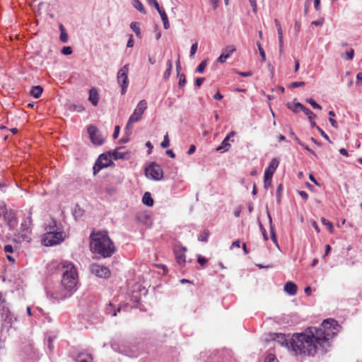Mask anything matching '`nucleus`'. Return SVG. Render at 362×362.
Masks as SVG:
<instances>
[{"instance_id": "f257e3e1", "label": "nucleus", "mask_w": 362, "mask_h": 362, "mask_svg": "<svg viewBox=\"0 0 362 362\" xmlns=\"http://www.w3.org/2000/svg\"><path fill=\"white\" fill-rule=\"evenodd\" d=\"M334 319L325 320L319 328L309 327L304 333L293 334L289 340L292 351L297 354L314 355L317 351H326L325 345L339 331Z\"/></svg>"}, {"instance_id": "f03ea898", "label": "nucleus", "mask_w": 362, "mask_h": 362, "mask_svg": "<svg viewBox=\"0 0 362 362\" xmlns=\"http://www.w3.org/2000/svg\"><path fill=\"white\" fill-rule=\"evenodd\" d=\"M90 251L103 258L110 257L117 247L105 230H93L90 234Z\"/></svg>"}, {"instance_id": "7ed1b4c3", "label": "nucleus", "mask_w": 362, "mask_h": 362, "mask_svg": "<svg viewBox=\"0 0 362 362\" xmlns=\"http://www.w3.org/2000/svg\"><path fill=\"white\" fill-rule=\"evenodd\" d=\"M63 268L62 285L64 288V293L60 295L52 296L57 300H62L69 296L76 288L78 282V273L74 265L69 262L62 263Z\"/></svg>"}, {"instance_id": "20e7f679", "label": "nucleus", "mask_w": 362, "mask_h": 362, "mask_svg": "<svg viewBox=\"0 0 362 362\" xmlns=\"http://www.w3.org/2000/svg\"><path fill=\"white\" fill-rule=\"evenodd\" d=\"M45 233L42 236V243L45 246L58 245L64 240L63 233L54 230H48L45 228Z\"/></svg>"}, {"instance_id": "39448f33", "label": "nucleus", "mask_w": 362, "mask_h": 362, "mask_svg": "<svg viewBox=\"0 0 362 362\" xmlns=\"http://www.w3.org/2000/svg\"><path fill=\"white\" fill-rule=\"evenodd\" d=\"M147 108V102L145 100H141L137 105L136 108L134 110L133 114L129 117L125 129L129 130L133 123L139 122L144 111Z\"/></svg>"}, {"instance_id": "423d86ee", "label": "nucleus", "mask_w": 362, "mask_h": 362, "mask_svg": "<svg viewBox=\"0 0 362 362\" xmlns=\"http://www.w3.org/2000/svg\"><path fill=\"white\" fill-rule=\"evenodd\" d=\"M129 64H125L122 69L117 72V79L119 84L121 85L122 90L121 94L124 95L127 92V87L129 86L128 73H129Z\"/></svg>"}, {"instance_id": "0eeeda50", "label": "nucleus", "mask_w": 362, "mask_h": 362, "mask_svg": "<svg viewBox=\"0 0 362 362\" xmlns=\"http://www.w3.org/2000/svg\"><path fill=\"white\" fill-rule=\"evenodd\" d=\"M146 176L153 180H160L163 177V169L158 164L152 163L145 170Z\"/></svg>"}, {"instance_id": "6e6552de", "label": "nucleus", "mask_w": 362, "mask_h": 362, "mask_svg": "<svg viewBox=\"0 0 362 362\" xmlns=\"http://www.w3.org/2000/svg\"><path fill=\"white\" fill-rule=\"evenodd\" d=\"M112 156L111 152L101 154L93 166L94 174L98 173L103 168L108 167L112 164Z\"/></svg>"}, {"instance_id": "1a4fd4ad", "label": "nucleus", "mask_w": 362, "mask_h": 362, "mask_svg": "<svg viewBox=\"0 0 362 362\" xmlns=\"http://www.w3.org/2000/svg\"><path fill=\"white\" fill-rule=\"evenodd\" d=\"M90 272L99 278L107 279L110 277L111 272L109 268L103 265L93 263L90 266Z\"/></svg>"}, {"instance_id": "9d476101", "label": "nucleus", "mask_w": 362, "mask_h": 362, "mask_svg": "<svg viewBox=\"0 0 362 362\" xmlns=\"http://www.w3.org/2000/svg\"><path fill=\"white\" fill-rule=\"evenodd\" d=\"M88 132L91 141L95 145H101L103 144L104 138L99 132L98 128L93 125H90L88 128Z\"/></svg>"}, {"instance_id": "9b49d317", "label": "nucleus", "mask_w": 362, "mask_h": 362, "mask_svg": "<svg viewBox=\"0 0 362 362\" xmlns=\"http://www.w3.org/2000/svg\"><path fill=\"white\" fill-rule=\"evenodd\" d=\"M235 51V47L233 45H229L223 49L221 54L217 59L219 63H224L226 59Z\"/></svg>"}, {"instance_id": "f8f14e48", "label": "nucleus", "mask_w": 362, "mask_h": 362, "mask_svg": "<svg viewBox=\"0 0 362 362\" xmlns=\"http://www.w3.org/2000/svg\"><path fill=\"white\" fill-rule=\"evenodd\" d=\"M279 161L277 158H273L271 160L269 167L266 169L264 175L267 176V177H270L271 178H272V176H273L274 173H275V171L279 165Z\"/></svg>"}, {"instance_id": "ddd939ff", "label": "nucleus", "mask_w": 362, "mask_h": 362, "mask_svg": "<svg viewBox=\"0 0 362 362\" xmlns=\"http://www.w3.org/2000/svg\"><path fill=\"white\" fill-rule=\"evenodd\" d=\"M88 100L93 105L96 106L99 101L98 91L95 88H91L89 90Z\"/></svg>"}, {"instance_id": "4468645a", "label": "nucleus", "mask_w": 362, "mask_h": 362, "mask_svg": "<svg viewBox=\"0 0 362 362\" xmlns=\"http://www.w3.org/2000/svg\"><path fill=\"white\" fill-rule=\"evenodd\" d=\"M186 249L182 247L175 251V257L177 259V262L180 265H184L185 263V252Z\"/></svg>"}, {"instance_id": "2eb2a0df", "label": "nucleus", "mask_w": 362, "mask_h": 362, "mask_svg": "<svg viewBox=\"0 0 362 362\" xmlns=\"http://www.w3.org/2000/svg\"><path fill=\"white\" fill-rule=\"evenodd\" d=\"M31 225H32V218L31 216H29L25 220H24L20 228L21 232H26L30 233L31 230Z\"/></svg>"}, {"instance_id": "dca6fc26", "label": "nucleus", "mask_w": 362, "mask_h": 362, "mask_svg": "<svg viewBox=\"0 0 362 362\" xmlns=\"http://www.w3.org/2000/svg\"><path fill=\"white\" fill-rule=\"evenodd\" d=\"M274 22H275V25H276V27L277 31H278L279 49H280V52H281L283 50V47H284L282 28H281L280 23L279 22V21L277 19H275Z\"/></svg>"}, {"instance_id": "f3484780", "label": "nucleus", "mask_w": 362, "mask_h": 362, "mask_svg": "<svg viewBox=\"0 0 362 362\" xmlns=\"http://www.w3.org/2000/svg\"><path fill=\"white\" fill-rule=\"evenodd\" d=\"M297 286L292 281H288L284 286V291L289 295L293 296L297 293Z\"/></svg>"}, {"instance_id": "a211bd4d", "label": "nucleus", "mask_w": 362, "mask_h": 362, "mask_svg": "<svg viewBox=\"0 0 362 362\" xmlns=\"http://www.w3.org/2000/svg\"><path fill=\"white\" fill-rule=\"evenodd\" d=\"M93 357L90 354L88 353H80L76 358V362H92Z\"/></svg>"}, {"instance_id": "6ab92c4d", "label": "nucleus", "mask_w": 362, "mask_h": 362, "mask_svg": "<svg viewBox=\"0 0 362 362\" xmlns=\"http://www.w3.org/2000/svg\"><path fill=\"white\" fill-rule=\"evenodd\" d=\"M228 141L229 136H226L225 139L223 140L221 144L218 147H217L216 151L222 152L228 151L230 147V144H229Z\"/></svg>"}, {"instance_id": "aec40b11", "label": "nucleus", "mask_w": 362, "mask_h": 362, "mask_svg": "<svg viewBox=\"0 0 362 362\" xmlns=\"http://www.w3.org/2000/svg\"><path fill=\"white\" fill-rule=\"evenodd\" d=\"M142 202L144 204L148 206H152L153 205V199L151 197V194L150 192H146L144 193L142 197Z\"/></svg>"}, {"instance_id": "412c9836", "label": "nucleus", "mask_w": 362, "mask_h": 362, "mask_svg": "<svg viewBox=\"0 0 362 362\" xmlns=\"http://www.w3.org/2000/svg\"><path fill=\"white\" fill-rule=\"evenodd\" d=\"M43 91V88L40 86H35L32 87L30 90V95L35 98H40Z\"/></svg>"}, {"instance_id": "4be33fe9", "label": "nucleus", "mask_w": 362, "mask_h": 362, "mask_svg": "<svg viewBox=\"0 0 362 362\" xmlns=\"http://www.w3.org/2000/svg\"><path fill=\"white\" fill-rule=\"evenodd\" d=\"M1 315L4 320L8 323H11L12 316L10 310L7 308H3L1 310Z\"/></svg>"}, {"instance_id": "5701e85b", "label": "nucleus", "mask_w": 362, "mask_h": 362, "mask_svg": "<svg viewBox=\"0 0 362 362\" xmlns=\"http://www.w3.org/2000/svg\"><path fill=\"white\" fill-rule=\"evenodd\" d=\"M166 65H167V69L165 70L164 74H163V78L165 80H167L170 76L171 75V71H172V69H173V63H172V61L170 59L168 60L167 63H166Z\"/></svg>"}, {"instance_id": "b1692460", "label": "nucleus", "mask_w": 362, "mask_h": 362, "mask_svg": "<svg viewBox=\"0 0 362 362\" xmlns=\"http://www.w3.org/2000/svg\"><path fill=\"white\" fill-rule=\"evenodd\" d=\"M288 108H290L293 112L297 113L299 111H303L306 107L304 105H303L300 103H295L294 105L291 107L290 105H288Z\"/></svg>"}, {"instance_id": "393cba45", "label": "nucleus", "mask_w": 362, "mask_h": 362, "mask_svg": "<svg viewBox=\"0 0 362 362\" xmlns=\"http://www.w3.org/2000/svg\"><path fill=\"white\" fill-rule=\"evenodd\" d=\"M60 30V40L63 42H66L68 41V34L66 33L64 27L62 24L59 25Z\"/></svg>"}, {"instance_id": "a878e982", "label": "nucleus", "mask_w": 362, "mask_h": 362, "mask_svg": "<svg viewBox=\"0 0 362 362\" xmlns=\"http://www.w3.org/2000/svg\"><path fill=\"white\" fill-rule=\"evenodd\" d=\"M112 156L115 160L117 159H124L126 158V155L128 154V153H122L118 151L117 149L113 151L112 153Z\"/></svg>"}, {"instance_id": "bb28decb", "label": "nucleus", "mask_w": 362, "mask_h": 362, "mask_svg": "<svg viewBox=\"0 0 362 362\" xmlns=\"http://www.w3.org/2000/svg\"><path fill=\"white\" fill-rule=\"evenodd\" d=\"M269 220H270V223H271V225H270L271 239L272 240V241L274 243L277 244V239H276V233H275L274 227L272 224V218L270 216H269Z\"/></svg>"}, {"instance_id": "cd10ccee", "label": "nucleus", "mask_w": 362, "mask_h": 362, "mask_svg": "<svg viewBox=\"0 0 362 362\" xmlns=\"http://www.w3.org/2000/svg\"><path fill=\"white\" fill-rule=\"evenodd\" d=\"M131 28L134 31L137 36H139L141 34L139 23L137 22H132L130 25Z\"/></svg>"}, {"instance_id": "c85d7f7f", "label": "nucleus", "mask_w": 362, "mask_h": 362, "mask_svg": "<svg viewBox=\"0 0 362 362\" xmlns=\"http://www.w3.org/2000/svg\"><path fill=\"white\" fill-rule=\"evenodd\" d=\"M303 112L308 116L310 122H312L313 119H315L316 115L308 107H305L303 110Z\"/></svg>"}, {"instance_id": "c756f323", "label": "nucleus", "mask_w": 362, "mask_h": 362, "mask_svg": "<svg viewBox=\"0 0 362 362\" xmlns=\"http://www.w3.org/2000/svg\"><path fill=\"white\" fill-rule=\"evenodd\" d=\"M354 56V49H350L349 50L346 51L344 54V55H342L341 57H345L347 60H352Z\"/></svg>"}, {"instance_id": "7c9ffc66", "label": "nucleus", "mask_w": 362, "mask_h": 362, "mask_svg": "<svg viewBox=\"0 0 362 362\" xmlns=\"http://www.w3.org/2000/svg\"><path fill=\"white\" fill-rule=\"evenodd\" d=\"M148 216L146 214H138L136 216V219L138 221H141V222H143V223H146V221L148 219Z\"/></svg>"}, {"instance_id": "2f4dec72", "label": "nucleus", "mask_w": 362, "mask_h": 362, "mask_svg": "<svg viewBox=\"0 0 362 362\" xmlns=\"http://www.w3.org/2000/svg\"><path fill=\"white\" fill-rule=\"evenodd\" d=\"M20 235H21V238H22V240L23 241H26L28 243L31 241V237H30L31 231L29 233H26V232H21L20 231Z\"/></svg>"}, {"instance_id": "473e14b6", "label": "nucleus", "mask_w": 362, "mask_h": 362, "mask_svg": "<svg viewBox=\"0 0 362 362\" xmlns=\"http://www.w3.org/2000/svg\"><path fill=\"white\" fill-rule=\"evenodd\" d=\"M321 222L323 225L326 226L329 228V230L331 233L333 232L334 227H333L332 223L329 221H328L327 219H326L325 218H322Z\"/></svg>"}, {"instance_id": "72a5a7b5", "label": "nucleus", "mask_w": 362, "mask_h": 362, "mask_svg": "<svg viewBox=\"0 0 362 362\" xmlns=\"http://www.w3.org/2000/svg\"><path fill=\"white\" fill-rule=\"evenodd\" d=\"M257 45L258 47V49H259V54H260V56L262 58L261 61L262 62H264L266 61V54H265L264 50L259 42H257Z\"/></svg>"}, {"instance_id": "f704fd0d", "label": "nucleus", "mask_w": 362, "mask_h": 362, "mask_svg": "<svg viewBox=\"0 0 362 362\" xmlns=\"http://www.w3.org/2000/svg\"><path fill=\"white\" fill-rule=\"evenodd\" d=\"M209 233L208 230H204L198 238V240L202 242H206L208 240Z\"/></svg>"}, {"instance_id": "c9c22d12", "label": "nucleus", "mask_w": 362, "mask_h": 362, "mask_svg": "<svg viewBox=\"0 0 362 362\" xmlns=\"http://www.w3.org/2000/svg\"><path fill=\"white\" fill-rule=\"evenodd\" d=\"M207 65V60L202 61L197 68L198 73H202Z\"/></svg>"}, {"instance_id": "e433bc0d", "label": "nucleus", "mask_w": 362, "mask_h": 362, "mask_svg": "<svg viewBox=\"0 0 362 362\" xmlns=\"http://www.w3.org/2000/svg\"><path fill=\"white\" fill-rule=\"evenodd\" d=\"M134 7L142 13H146V10L142 4L139 1L136 0Z\"/></svg>"}, {"instance_id": "4c0bfd02", "label": "nucleus", "mask_w": 362, "mask_h": 362, "mask_svg": "<svg viewBox=\"0 0 362 362\" xmlns=\"http://www.w3.org/2000/svg\"><path fill=\"white\" fill-rule=\"evenodd\" d=\"M306 102H308L314 109H318L321 110V106L317 103L313 98H308L306 100Z\"/></svg>"}, {"instance_id": "58836bf2", "label": "nucleus", "mask_w": 362, "mask_h": 362, "mask_svg": "<svg viewBox=\"0 0 362 362\" xmlns=\"http://www.w3.org/2000/svg\"><path fill=\"white\" fill-rule=\"evenodd\" d=\"M120 309L118 308L117 310L112 309V305L111 303L109 304V308H107V312L110 314L112 317H115L117 315V313L119 312Z\"/></svg>"}, {"instance_id": "ea45409f", "label": "nucleus", "mask_w": 362, "mask_h": 362, "mask_svg": "<svg viewBox=\"0 0 362 362\" xmlns=\"http://www.w3.org/2000/svg\"><path fill=\"white\" fill-rule=\"evenodd\" d=\"M272 185V178L264 175V187L267 189Z\"/></svg>"}, {"instance_id": "a19ab883", "label": "nucleus", "mask_w": 362, "mask_h": 362, "mask_svg": "<svg viewBox=\"0 0 362 362\" xmlns=\"http://www.w3.org/2000/svg\"><path fill=\"white\" fill-rule=\"evenodd\" d=\"M265 362H279L276 356L273 354H269L265 358Z\"/></svg>"}, {"instance_id": "79ce46f5", "label": "nucleus", "mask_w": 362, "mask_h": 362, "mask_svg": "<svg viewBox=\"0 0 362 362\" xmlns=\"http://www.w3.org/2000/svg\"><path fill=\"white\" fill-rule=\"evenodd\" d=\"M161 146L163 148H168L169 146H170V139H169V137H168V134H166L164 136V139H163V141H162L161 143Z\"/></svg>"}, {"instance_id": "37998d69", "label": "nucleus", "mask_w": 362, "mask_h": 362, "mask_svg": "<svg viewBox=\"0 0 362 362\" xmlns=\"http://www.w3.org/2000/svg\"><path fill=\"white\" fill-rule=\"evenodd\" d=\"M295 139L298 141V143L302 146L306 151H308V152H310V153L313 154L314 156H316V154L315 153V152L310 149L308 146H305L304 144H303L300 139L297 137V136H295Z\"/></svg>"}, {"instance_id": "c03bdc74", "label": "nucleus", "mask_w": 362, "mask_h": 362, "mask_svg": "<svg viewBox=\"0 0 362 362\" xmlns=\"http://www.w3.org/2000/svg\"><path fill=\"white\" fill-rule=\"evenodd\" d=\"M179 82H178V86L180 88H182L185 86V83H186V78H185V76L184 74H180L179 76Z\"/></svg>"}, {"instance_id": "a18cd8bd", "label": "nucleus", "mask_w": 362, "mask_h": 362, "mask_svg": "<svg viewBox=\"0 0 362 362\" xmlns=\"http://www.w3.org/2000/svg\"><path fill=\"white\" fill-rule=\"evenodd\" d=\"M197 47H198L197 42H195V43L192 45L191 49H190V56L191 57L194 55V54L196 53V52L197 50Z\"/></svg>"}, {"instance_id": "49530a36", "label": "nucleus", "mask_w": 362, "mask_h": 362, "mask_svg": "<svg viewBox=\"0 0 362 362\" xmlns=\"http://www.w3.org/2000/svg\"><path fill=\"white\" fill-rule=\"evenodd\" d=\"M305 85V83L303 81H296V82H293L291 84V87L293 88H295L300 87V86H304Z\"/></svg>"}, {"instance_id": "de8ad7c7", "label": "nucleus", "mask_w": 362, "mask_h": 362, "mask_svg": "<svg viewBox=\"0 0 362 362\" xmlns=\"http://www.w3.org/2000/svg\"><path fill=\"white\" fill-rule=\"evenodd\" d=\"M62 52L65 55H69L72 53V49L71 47H64L62 49Z\"/></svg>"}, {"instance_id": "09e8293b", "label": "nucleus", "mask_w": 362, "mask_h": 362, "mask_svg": "<svg viewBox=\"0 0 362 362\" xmlns=\"http://www.w3.org/2000/svg\"><path fill=\"white\" fill-rule=\"evenodd\" d=\"M317 129L318 130V132H320V135L324 137L325 139H327V141H329V142L330 140H329V137L328 136V135L319 127H317Z\"/></svg>"}, {"instance_id": "8fccbe9b", "label": "nucleus", "mask_w": 362, "mask_h": 362, "mask_svg": "<svg viewBox=\"0 0 362 362\" xmlns=\"http://www.w3.org/2000/svg\"><path fill=\"white\" fill-rule=\"evenodd\" d=\"M45 228H47L48 230H54L57 231L56 228V222L54 221H52V223L50 225L47 226Z\"/></svg>"}, {"instance_id": "3c124183", "label": "nucleus", "mask_w": 362, "mask_h": 362, "mask_svg": "<svg viewBox=\"0 0 362 362\" xmlns=\"http://www.w3.org/2000/svg\"><path fill=\"white\" fill-rule=\"evenodd\" d=\"M4 252L6 253H12L13 252V249L12 245H6L4 247Z\"/></svg>"}, {"instance_id": "603ef678", "label": "nucleus", "mask_w": 362, "mask_h": 362, "mask_svg": "<svg viewBox=\"0 0 362 362\" xmlns=\"http://www.w3.org/2000/svg\"><path fill=\"white\" fill-rule=\"evenodd\" d=\"M159 14L160 16V18L162 19V21H165L168 20V16L166 14V13L165 12V11L163 9L162 11H159Z\"/></svg>"}, {"instance_id": "864d4df0", "label": "nucleus", "mask_w": 362, "mask_h": 362, "mask_svg": "<svg viewBox=\"0 0 362 362\" xmlns=\"http://www.w3.org/2000/svg\"><path fill=\"white\" fill-rule=\"evenodd\" d=\"M119 126H115V131H114V133H113V135H112V137L114 139H117L119 136Z\"/></svg>"}, {"instance_id": "5fc2aeb1", "label": "nucleus", "mask_w": 362, "mask_h": 362, "mask_svg": "<svg viewBox=\"0 0 362 362\" xmlns=\"http://www.w3.org/2000/svg\"><path fill=\"white\" fill-rule=\"evenodd\" d=\"M205 78H197L196 80H195V85L197 86V87H200L201 85L202 84V83L204 81Z\"/></svg>"}, {"instance_id": "6e6d98bb", "label": "nucleus", "mask_w": 362, "mask_h": 362, "mask_svg": "<svg viewBox=\"0 0 362 362\" xmlns=\"http://www.w3.org/2000/svg\"><path fill=\"white\" fill-rule=\"evenodd\" d=\"M298 194L304 200H307L308 199V193L306 192H305V191H299Z\"/></svg>"}, {"instance_id": "4d7b16f0", "label": "nucleus", "mask_w": 362, "mask_h": 362, "mask_svg": "<svg viewBox=\"0 0 362 362\" xmlns=\"http://www.w3.org/2000/svg\"><path fill=\"white\" fill-rule=\"evenodd\" d=\"M238 75L241 76H243V77H246V76H252V72L250 71H248V72H242V71H237L236 72Z\"/></svg>"}, {"instance_id": "13d9d810", "label": "nucleus", "mask_w": 362, "mask_h": 362, "mask_svg": "<svg viewBox=\"0 0 362 362\" xmlns=\"http://www.w3.org/2000/svg\"><path fill=\"white\" fill-rule=\"evenodd\" d=\"M198 262H199L201 265H204V264H205L207 262V259H206L205 257H203L199 256V257H198Z\"/></svg>"}, {"instance_id": "bf43d9fd", "label": "nucleus", "mask_w": 362, "mask_h": 362, "mask_svg": "<svg viewBox=\"0 0 362 362\" xmlns=\"http://www.w3.org/2000/svg\"><path fill=\"white\" fill-rule=\"evenodd\" d=\"M356 79H357V81H356L357 84H358V83L362 84V72H359L357 74Z\"/></svg>"}, {"instance_id": "052dcab7", "label": "nucleus", "mask_w": 362, "mask_h": 362, "mask_svg": "<svg viewBox=\"0 0 362 362\" xmlns=\"http://www.w3.org/2000/svg\"><path fill=\"white\" fill-rule=\"evenodd\" d=\"M329 121L333 127L337 128V127H338L337 122L334 119H333L332 117H329Z\"/></svg>"}, {"instance_id": "680f3d73", "label": "nucleus", "mask_w": 362, "mask_h": 362, "mask_svg": "<svg viewBox=\"0 0 362 362\" xmlns=\"http://www.w3.org/2000/svg\"><path fill=\"white\" fill-rule=\"evenodd\" d=\"M195 150H196L195 146L194 145H191L189 148V150H188V151H187V154L188 155H192V153H194Z\"/></svg>"}, {"instance_id": "e2e57ef3", "label": "nucleus", "mask_w": 362, "mask_h": 362, "mask_svg": "<svg viewBox=\"0 0 362 362\" xmlns=\"http://www.w3.org/2000/svg\"><path fill=\"white\" fill-rule=\"evenodd\" d=\"M127 46L128 47H132L134 46V40L132 35H131L130 38L129 39Z\"/></svg>"}, {"instance_id": "0e129e2a", "label": "nucleus", "mask_w": 362, "mask_h": 362, "mask_svg": "<svg viewBox=\"0 0 362 362\" xmlns=\"http://www.w3.org/2000/svg\"><path fill=\"white\" fill-rule=\"evenodd\" d=\"M176 70H177V76H179L180 75V71L181 70L180 59H178L177 62H176Z\"/></svg>"}, {"instance_id": "69168bd1", "label": "nucleus", "mask_w": 362, "mask_h": 362, "mask_svg": "<svg viewBox=\"0 0 362 362\" xmlns=\"http://www.w3.org/2000/svg\"><path fill=\"white\" fill-rule=\"evenodd\" d=\"M312 25H315L316 26H320L323 24V20L321 21H314L311 23Z\"/></svg>"}, {"instance_id": "338daca9", "label": "nucleus", "mask_w": 362, "mask_h": 362, "mask_svg": "<svg viewBox=\"0 0 362 362\" xmlns=\"http://www.w3.org/2000/svg\"><path fill=\"white\" fill-rule=\"evenodd\" d=\"M214 98L217 100H221L223 98V95L218 92L214 95Z\"/></svg>"}, {"instance_id": "774afa93", "label": "nucleus", "mask_w": 362, "mask_h": 362, "mask_svg": "<svg viewBox=\"0 0 362 362\" xmlns=\"http://www.w3.org/2000/svg\"><path fill=\"white\" fill-rule=\"evenodd\" d=\"M232 247H238L239 248L240 247V240H235L233 243L232 245H231Z\"/></svg>"}]
</instances>
